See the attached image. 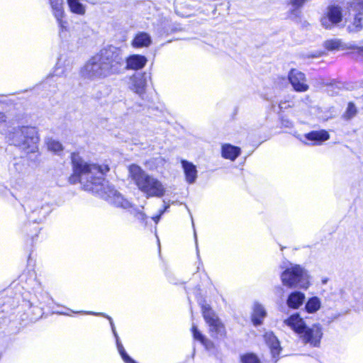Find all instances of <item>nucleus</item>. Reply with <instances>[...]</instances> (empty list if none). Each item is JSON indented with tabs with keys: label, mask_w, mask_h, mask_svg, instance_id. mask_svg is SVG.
Masks as SVG:
<instances>
[{
	"label": "nucleus",
	"mask_w": 363,
	"mask_h": 363,
	"mask_svg": "<svg viewBox=\"0 0 363 363\" xmlns=\"http://www.w3.org/2000/svg\"><path fill=\"white\" fill-rule=\"evenodd\" d=\"M73 174L69 177L71 184L79 182L85 191L99 194L110 203L123 208H128L130 203L106 182L104 175L109 171L108 164L98 165L85 162L78 153L71 155Z\"/></svg>",
	"instance_id": "obj_1"
},
{
	"label": "nucleus",
	"mask_w": 363,
	"mask_h": 363,
	"mask_svg": "<svg viewBox=\"0 0 363 363\" xmlns=\"http://www.w3.org/2000/svg\"><path fill=\"white\" fill-rule=\"evenodd\" d=\"M124 56L121 48L110 45L91 56L81 67V77L90 81L103 80L123 73Z\"/></svg>",
	"instance_id": "obj_2"
},
{
	"label": "nucleus",
	"mask_w": 363,
	"mask_h": 363,
	"mask_svg": "<svg viewBox=\"0 0 363 363\" xmlns=\"http://www.w3.org/2000/svg\"><path fill=\"white\" fill-rule=\"evenodd\" d=\"M284 324L298 333L305 344H309L314 347L320 346L323 335V328L320 323H315L311 326H307L299 313H296L285 319Z\"/></svg>",
	"instance_id": "obj_3"
},
{
	"label": "nucleus",
	"mask_w": 363,
	"mask_h": 363,
	"mask_svg": "<svg viewBox=\"0 0 363 363\" xmlns=\"http://www.w3.org/2000/svg\"><path fill=\"white\" fill-rule=\"evenodd\" d=\"M6 138L10 145L19 147L26 153H34L38 150L40 138L35 127L23 125L13 128L6 134Z\"/></svg>",
	"instance_id": "obj_4"
},
{
	"label": "nucleus",
	"mask_w": 363,
	"mask_h": 363,
	"mask_svg": "<svg viewBox=\"0 0 363 363\" xmlns=\"http://www.w3.org/2000/svg\"><path fill=\"white\" fill-rule=\"evenodd\" d=\"M128 172L138 189L145 194L147 198H160L164 195L165 188L162 183L157 179L145 173L138 165H130Z\"/></svg>",
	"instance_id": "obj_5"
},
{
	"label": "nucleus",
	"mask_w": 363,
	"mask_h": 363,
	"mask_svg": "<svg viewBox=\"0 0 363 363\" xmlns=\"http://www.w3.org/2000/svg\"><path fill=\"white\" fill-rule=\"evenodd\" d=\"M282 272L280 279L283 286L289 289L299 288L307 289L311 285V276L308 271L303 266L290 262L281 265Z\"/></svg>",
	"instance_id": "obj_6"
},
{
	"label": "nucleus",
	"mask_w": 363,
	"mask_h": 363,
	"mask_svg": "<svg viewBox=\"0 0 363 363\" xmlns=\"http://www.w3.org/2000/svg\"><path fill=\"white\" fill-rule=\"evenodd\" d=\"M201 311L203 319L208 326V333L213 339H222L226 335L225 325L208 304H203Z\"/></svg>",
	"instance_id": "obj_7"
},
{
	"label": "nucleus",
	"mask_w": 363,
	"mask_h": 363,
	"mask_svg": "<svg viewBox=\"0 0 363 363\" xmlns=\"http://www.w3.org/2000/svg\"><path fill=\"white\" fill-rule=\"evenodd\" d=\"M26 211L28 222L39 224L45 220L52 208L48 202L31 200L28 202Z\"/></svg>",
	"instance_id": "obj_8"
},
{
	"label": "nucleus",
	"mask_w": 363,
	"mask_h": 363,
	"mask_svg": "<svg viewBox=\"0 0 363 363\" xmlns=\"http://www.w3.org/2000/svg\"><path fill=\"white\" fill-rule=\"evenodd\" d=\"M48 3L60 28V33L67 30V22L63 20L65 16L64 0H48Z\"/></svg>",
	"instance_id": "obj_9"
},
{
	"label": "nucleus",
	"mask_w": 363,
	"mask_h": 363,
	"mask_svg": "<svg viewBox=\"0 0 363 363\" xmlns=\"http://www.w3.org/2000/svg\"><path fill=\"white\" fill-rule=\"evenodd\" d=\"M342 19L341 8L337 6H330L328 9L327 16L321 18V24L325 28L330 29L334 25L341 22Z\"/></svg>",
	"instance_id": "obj_10"
},
{
	"label": "nucleus",
	"mask_w": 363,
	"mask_h": 363,
	"mask_svg": "<svg viewBox=\"0 0 363 363\" xmlns=\"http://www.w3.org/2000/svg\"><path fill=\"white\" fill-rule=\"evenodd\" d=\"M147 82L145 73L137 72L131 75L128 79V88L140 96L145 92Z\"/></svg>",
	"instance_id": "obj_11"
},
{
	"label": "nucleus",
	"mask_w": 363,
	"mask_h": 363,
	"mask_svg": "<svg viewBox=\"0 0 363 363\" xmlns=\"http://www.w3.org/2000/svg\"><path fill=\"white\" fill-rule=\"evenodd\" d=\"M289 80L295 91L298 92L306 91L309 86L306 84L305 74L295 69H292L289 73Z\"/></svg>",
	"instance_id": "obj_12"
},
{
	"label": "nucleus",
	"mask_w": 363,
	"mask_h": 363,
	"mask_svg": "<svg viewBox=\"0 0 363 363\" xmlns=\"http://www.w3.org/2000/svg\"><path fill=\"white\" fill-rule=\"evenodd\" d=\"M147 59L145 56L133 54L129 55L128 57H124L123 69L139 70L143 69L147 64Z\"/></svg>",
	"instance_id": "obj_13"
},
{
	"label": "nucleus",
	"mask_w": 363,
	"mask_h": 363,
	"mask_svg": "<svg viewBox=\"0 0 363 363\" xmlns=\"http://www.w3.org/2000/svg\"><path fill=\"white\" fill-rule=\"evenodd\" d=\"M182 167L183 168L185 179L188 184H194L197 179V169L196 165L185 160L181 161Z\"/></svg>",
	"instance_id": "obj_14"
},
{
	"label": "nucleus",
	"mask_w": 363,
	"mask_h": 363,
	"mask_svg": "<svg viewBox=\"0 0 363 363\" xmlns=\"http://www.w3.org/2000/svg\"><path fill=\"white\" fill-rule=\"evenodd\" d=\"M306 139L311 142V145H320L330 138V134L325 130H313L305 135Z\"/></svg>",
	"instance_id": "obj_15"
},
{
	"label": "nucleus",
	"mask_w": 363,
	"mask_h": 363,
	"mask_svg": "<svg viewBox=\"0 0 363 363\" xmlns=\"http://www.w3.org/2000/svg\"><path fill=\"white\" fill-rule=\"evenodd\" d=\"M306 298L303 293L299 291H294L290 293L286 299V304L290 308L298 309L303 305Z\"/></svg>",
	"instance_id": "obj_16"
},
{
	"label": "nucleus",
	"mask_w": 363,
	"mask_h": 363,
	"mask_svg": "<svg viewBox=\"0 0 363 363\" xmlns=\"http://www.w3.org/2000/svg\"><path fill=\"white\" fill-rule=\"evenodd\" d=\"M152 43V38L147 33H138L131 42V45L135 48H148Z\"/></svg>",
	"instance_id": "obj_17"
},
{
	"label": "nucleus",
	"mask_w": 363,
	"mask_h": 363,
	"mask_svg": "<svg viewBox=\"0 0 363 363\" xmlns=\"http://www.w3.org/2000/svg\"><path fill=\"white\" fill-rule=\"evenodd\" d=\"M241 150L237 146L226 143L223 144L221 147V155L225 159H228L232 161L240 155Z\"/></svg>",
	"instance_id": "obj_18"
},
{
	"label": "nucleus",
	"mask_w": 363,
	"mask_h": 363,
	"mask_svg": "<svg viewBox=\"0 0 363 363\" xmlns=\"http://www.w3.org/2000/svg\"><path fill=\"white\" fill-rule=\"evenodd\" d=\"M264 338L267 345L271 350L273 357L279 354L281 347L280 344L277 337L272 332H267L264 334Z\"/></svg>",
	"instance_id": "obj_19"
},
{
	"label": "nucleus",
	"mask_w": 363,
	"mask_h": 363,
	"mask_svg": "<svg viewBox=\"0 0 363 363\" xmlns=\"http://www.w3.org/2000/svg\"><path fill=\"white\" fill-rule=\"evenodd\" d=\"M266 315L267 311L264 306L257 302L255 303L252 314V321L253 324L255 326L261 325Z\"/></svg>",
	"instance_id": "obj_20"
},
{
	"label": "nucleus",
	"mask_w": 363,
	"mask_h": 363,
	"mask_svg": "<svg viewBox=\"0 0 363 363\" xmlns=\"http://www.w3.org/2000/svg\"><path fill=\"white\" fill-rule=\"evenodd\" d=\"M40 296L43 299L42 301L38 300L37 302L35 301H29L30 308L33 309V319H38L43 314V303L45 301L44 299L48 298V296L46 294H41Z\"/></svg>",
	"instance_id": "obj_21"
},
{
	"label": "nucleus",
	"mask_w": 363,
	"mask_h": 363,
	"mask_svg": "<svg viewBox=\"0 0 363 363\" xmlns=\"http://www.w3.org/2000/svg\"><path fill=\"white\" fill-rule=\"evenodd\" d=\"M70 11L79 16L86 13V6L80 0H67Z\"/></svg>",
	"instance_id": "obj_22"
},
{
	"label": "nucleus",
	"mask_w": 363,
	"mask_h": 363,
	"mask_svg": "<svg viewBox=\"0 0 363 363\" xmlns=\"http://www.w3.org/2000/svg\"><path fill=\"white\" fill-rule=\"evenodd\" d=\"M320 299L318 296H313L306 302L305 310L308 313H314L320 308Z\"/></svg>",
	"instance_id": "obj_23"
},
{
	"label": "nucleus",
	"mask_w": 363,
	"mask_h": 363,
	"mask_svg": "<svg viewBox=\"0 0 363 363\" xmlns=\"http://www.w3.org/2000/svg\"><path fill=\"white\" fill-rule=\"evenodd\" d=\"M72 312L74 313H81V314H86V315H97V316H102V317H104V318H107L109 320L110 325H111V330H112L113 336L115 337V338H118V333L116 332V330L113 321V320H112L111 316H109V315H106V314H105L104 313H95V312H93V311H72Z\"/></svg>",
	"instance_id": "obj_24"
},
{
	"label": "nucleus",
	"mask_w": 363,
	"mask_h": 363,
	"mask_svg": "<svg viewBox=\"0 0 363 363\" xmlns=\"http://www.w3.org/2000/svg\"><path fill=\"white\" fill-rule=\"evenodd\" d=\"M69 69H69V64L66 67H65L63 68L62 67V58H60L58 62L56 64L55 69L53 74L48 76V77L47 79V82L50 81L53 77H55V76H57V77L66 76L67 72Z\"/></svg>",
	"instance_id": "obj_25"
},
{
	"label": "nucleus",
	"mask_w": 363,
	"mask_h": 363,
	"mask_svg": "<svg viewBox=\"0 0 363 363\" xmlns=\"http://www.w3.org/2000/svg\"><path fill=\"white\" fill-rule=\"evenodd\" d=\"M116 343L118 351L125 363H137L134 359H133L127 354L125 348L123 347L121 342L119 340V337H118V338H116Z\"/></svg>",
	"instance_id": "obj_26"
},
{
	"label": "nucleus",
	"mask_w": 363,
	"mask_h": 363,
	"mask_svg": "<svg viewBox=\"0 0 363 363\" xmlns=\"http://www.w3.org/2000/svg\"><path fill=\"white\" fill-rule=\"evenodd\" d=\"M46 143L48 150L57 155H60L63 150L62 144L57 140L49 138L47 140Z\"/></svg>",
	"instance_id": "obj_27"
},
{
	"label": "nucleus",
	"mask_w": 363,
	"mask_h": 363,
	"mask_svg": "<svg viewBox=\"0 0 363 363\" xmlns=\"http://www.w3.org/2000/svg\"><path fill=\"white\" fill-rule=\"evenodd\" d=\"M242 363H260L259 359L254 353H246L240 357Z\"/></svg>",
	"instance_id": "obj_28"
},
{
	"label": "nucleus",
	"mask_w": 363,
	"mask_h": 363,
	"mask_svg": "<svg viewBox=\"0 0 363 363\" xmlns=\"http://www.w3.org/2000/svg\"><path fill=\"white\" fill-rule=\"evenodd\" d=\"M357 113V108L352 102L348 104L347 108L343 114V118L346 120L352 118Z\"/></svg>",
	"instance_id": "obj_29"
},
{
	"label": "nucleus",
	"mask_w": 363,
	"mask_h": 363,
	"mask_svg": "<svg viewBox=\"0 0 363 363\" xmlns=\"http://www.w3.org/2000/svg\"><path fill=\"white\" fill-rule=\"evenodd\" d=\"M133 213L135 218L142 225L145 227L147 226L148 217L145 213L139 210H134Z\"/></svg>",
	"instance_id": "obj_30"
},
{
	"label": "nucleus",
	"mask_w": 363,
	"mask_h": 363,
	"mask_svg": "<svg viewBox=\"0 0 363 363\" xmlns=\"http://www.w3.org/2000/svg\"><path fill=\"white\" fill-rule=\"evenodd\" d=\"M191 333L194 340L199 341L200 343H202L206 338V336L203 335L195 324H193L191 326Z\"/></svg>",
	"instance_id": "obj_31"
},
{
	"label": "nucleus",
	"mask_w": 363,
	"mask_h": 363,
	"mask_svg": "<svg viewBox=\"0 0 363 363\" xmlns=\"http://www.w3.org/2000/svg\"><path fill=\"white\" fill-rule=\"evenodd\" d=\"M324 46L328 50H337L340 46V42L337 39L328 40L324 43Z\"/></svg>",
	"instance_id": "obj_32"
},
{
	"label": "nucleus",
	"mask_w": 363,
	"mask_h": 363,
	"mask_svg": "<svg viewBox=\"0 0 363 363\" xmlns=\"http://www.w3.org/2000/svg\"><path fill=\"white\" fill-rule=\"evenodd\" d=\"M306 1V0H289L288 4L291 6L290 10L291 12H294L301 7Z\"/></svg>",
	"instance_id": "obj_33"
},
{
	"label": "nucleus",
	"mask_w": 363,
	"mask_h": 363,
	"mask_svg": "<svg viewBox=\"0 0 363 363\" xmlns=\"http://www.w3.org/2000/svg\"><path fill=\"white\" fill-rule=\"evenodd\" d=\"M350 7L354 11L359 13H363V0H353L350 4Z\"/></svg>",
	"instance_id": "obj_34"
},
{
	"label": "nucleus",
	"mask_w": 363,
	"mask_h": 363,
	"mask_svg": "<svg viewBox=\"0 0 363 363\" xmlns=\"http://www.w3.org/2000/svg\"><path fill=\"white\" fill-rule=\"evenodd\" d=\"M201 344L205 347L206 350H211L215 347L214 343L207 337H206L203 342Z\"/></svg>",
	"instance_id": "obj_35"
},
{
	"label": "nucleus",
	"mask_w": 363,
	"mask_h": 363,
	"mask_svg": "<svg viewBox=\"0 0 363 363\" xmlns=\"http://www.w3.org/2000/svg\"><path fill=\"white\" fill-rule=\"evenodd\" d=\"M362 13L357 15L354 20V26L356 27L357 30H360L362 28V17L361 16Z\"/></svg>",
	"instance_id": "obj_36"
},
{
	"label": "nucleus",
	"mask_w": 363,
	"mask_h": 363,
	"mask_svg": "<svg viewBox=\"0 0 363 363\" xmlns=\"http://www.w3.org/2000/svg\"><path fill=\"white\" fill-rule=\"evenodd\" d=\"M281 124L285 127H291L292 123L289 121V120H282Z\"/></svg>",
	"instance_id": "obj_37"
},
{
	"label": "nucleus",
	"mask_w": 363,
	"mask_h": 363,
	"mask_svg": "<svg viewBox=\"0 0 363 363\" xmlns=\"http://www.w3.org/2000/svg\"><path fill=\"white\" fill-rule=\"evenodd\" d=\"M160 218H161V216L158 214V215H157L155 216L152 217V219L157 224L159 222V220H160Z\"/></svg>",
	"instance_id": "obj_38"
},
{
	"label": "nucleus",
	"mask_w": 363,
	"mask_h": 363,
	"mask_svg": "<svg viewBox=\"0 0 363 363\" xmlns=\"http://www.w3.org/2000/svg\"><path fill=\"white\" fill-rule=\"evenodd\" d=\"M169 205H167L162 210H160L159 212V215L162 216V215L169 208Z\"/></svg>",
	"instance_id": "obj_39"
},
{
	"label": "nucleus",
	"mask_w": 363,
	"mask_h": 363,
	"mask_svg": "<svg viewBox=\"0 0 363 363\" xmlns=\"http://www.w3.org/2000/svg\"><path fill=\"white\" fill-rule=\"evenodd\" d=\"M4 121H5V116L2 113H0V122Z\"/></svg>",
	"instance_id": "obj_40"
},
{
	"label": "nucleus",
	"mask_w": 363,
	"mask_h": 363,
	"mask_svg": "<svg viewBox=\"0 0 363 363\" xmlns=\"http://www.w3.org/2000/svg\"><path fill=\"white\" fill-rule=\"evenodd\" d=\"M328 281V278H323V279H322V284H326Z\"/></svg>",
	"instance_id": "obj_41"
},
{
	"label": "nucleus",
	"mask_w": 363,
	"mask_h": 363,
	"mask_svg": "<svg viewBox=\"0 0 363 363\" xmlns=\"http://www.w3.org/2000/svg\"><path fill=\"white\" fill-rule=\"evenodd\" d=\"M359 52L363 55V46L358 48Z\"/></svg>",
	"instance_id": "obj_42"
},
{
	"label": "nucleus",
	"mask_w": 363,
	"mask_h": 363,
	"mask_svg": "<svg viewBox=\"0 0 363 363\" xmlns=\"http://www.w3.org/2000/svg\"><path fill=\"white\" fill-rule=\"evenodd\" d=\"M58 313H59V314H61V315H69V313H65V312H59Z\"/></svg>",
	"instance_id": "obj_43"
},
{
	"label": "nucleus",
	"mask_w": 363,
	"mask_h": 363,
	"mask_svg": "<svg viewBox=\"0 0 363 363\" xmlns=\"http://www.w3.org/2000/svg\"><path fill=\"white\" fill-rule=\"evenodd\" d=\"M195 352H196V349H195V347H193V353H192V357H194V355H195Z\"/></svg>",
	"instance_id": "obj_44"
},
{
	"label": "nucleus",
	"mask_w": 363,
	"mask_h": 363,
	"mask_svg": "<svg viewBox=\"0 0 363 363\" xmlns=\"http://www.w3.org/2000/svg\"><path fill=\"white\" fill-rule=\"evenodd\" d=\"M279 108H280V109H281V108H284L283 104H282L281 103V104H279Z\"/></svg>",
	"instance_id": "obj_45"
},
{
	"label": "nucleus",
	"mask_w": 363,
	"mask_h": 363,
	"mask_svg": "<svg viewBox=\"0 0 363 363\" xmlns=\"http://www.w3.org/2000/svg\"><path fill=\"white\" fill-rule=\"evenodd\" d=\"M34 235H35V236H36V235H37V233H35L34 235H33V234H31V235H30V236L32 237V238H33Z\"/></svg>",
	"instance_id": "obj_46"
},
{
	"label": "nucleus",
	"mask_w": 363,
	"mask_h": 363,
	"mask_svg": "<svg viewBox=\"0 0 363 363\" xmlns=\"http://www.w3.org/2000/svg\"><path fill=\"white\" fill-rule=\"evenodd\" d=\"M196 248L198 249V247L196 246ZM197 257L199 258V250H197Z\"/></svg>",
	"instance_id": "obj_47"
},
{
	"label": "nucleus",
	"mask_w": 363,
	"mask_h": 363,
	"mask_svg": "<svg viewBox=\"0 0 363 363\" xmlns=\"http://www.w3.org/2000/svg\"><path fill=\"white\" fill-rule=\"evenodd\" d=\"M40 229L39 228H36V229H35V231H36L37 233H38V232L40 231Z\"/></svg>",
	"instance_id": "obj_48"
}]
</instances>
